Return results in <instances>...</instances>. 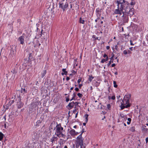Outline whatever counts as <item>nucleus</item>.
<instances>
[{
  "label": "nucleus",
  "instance_id": "nucleus-21",
  "mask_svg": "<svg viewBox=\"0 0 148 148\" xmlns=\"http://www.w3.org/2000/svg\"><path fill=\"white\" fill-rule=\"evenodd\" d=\"M47 73L46 70H44L41 74V77L43 78L46 75Z\"/></svg>",
  "mask_w": 148,
  "mask_h": 148
},
{
  "label": "nucleus",
  "instance_id": "nucleus-15",
  "mask_svg": "<svg viewBox=\"0 0 148 148\" xmlns=\"http://www.w3.org/2000/svg\"><path fill=\"white\" fill-rule=\"evenodd\" d=\"M126 1H128L129 4H130L132 6L135 4L134 1H133L132 0H129V1H127L126 0Z\"/></svg>",
  "mask_w": 148,
  "mask_h": 148
},
{
  "label": "nucleus",
  "instance_id": "nucleus-44",
  "mask_svg": "<svg viewBox=\"0 0 148 148\" xmlns=\"http://www.w3.org/2000/svg\"><path fill=\"white\" fill-rule=\"evenodd\" d=\"M127 53L128 54H131L132 53L131 51L130 50H127Z\"/></svg>",
  "mask_w": 148,
  "mask_h": 148
},
{
  "label": "nucleus",
  "instance_id": "nucleus-10",
  "mask_svg": "<svg viewBox=\"0 0 148 148\" xmlns=\"http://www.w3.org/2000/svg\"><path fill=\"white\" fill-rule=\"evenodd\" d=\"M32 53H29V56L28 58V62H31V61L32 60V59H33V56H32Z\"/></svg>",
  "mask_w": 148,
  "mask_h": 148
},
{
  "label": "nucleus",
  "instance_id": "nucleus-37",
  "mask_svg": "<svg viewBox=\"0 0 148 148\" xmlns=\"http://www.w3.org/2000/svg\"><path fill=\"white\" fill-rule=\"evenodd\" d=\"M85 132L84 129V128H82V131H81V134L80 135H81V136H82V134Z\"/></svg>",
  "mask_w": 148,
  "mask_h": 148
},
{
  "label": "nucleus",
  "instance_id": "nucleus-14",
  "mask_svg": "<svg viewBox=\"0 0 148 148\" xmlns=\"http://www.w3.org/2000/svg\"><path fill=\"white\" fill-rule=\"evenodd\" d=\"M71 136H74L75 135L76 132L74 129H71L69 132Z\"/></svg>",
  "mask_w": 148,
  "mask_h": 148
},
{
  "label": "nucleus",
  "instance_id": "nucleus-36",
  "mask_svg": "<svg viewBox=\"0 0 148 148\" xmlns=\"http://www.w3.org/2000/svg\"><path fill=\"white\" fill-rule=\"evenodd\" d=\"M124 35L125 36V38H128V37L129 36V34H128L127 35H126L125 34H124Z\"/></svg>",
  "mask_w": 148,
  "mask_h": 148
},
{
  "label": "nucleus",
  "instance_id": "nucleus-59",
  "mask_svg": "<svg viewBox=\"0 0 148 148\" xmlns=\"http://www.w3.org/2000/svg\"><path fill=\"white\" fill-rule=\"evenodd\" d=\"M145 129L146 128L145 127H143V126L142 128V130H143H143H145Z\"/></svg>",
  "mask_w": 148,
  "mask_h": 148
},
{
  "label": "nucleus",
  "instance_id": "nucleus-54",
  "mask_svg": "<svg viewBox=\"0 0 148 148\" xmlns=\"http://www.w3.org/2000/svg\"><path fill=\"white\" fill-rule=\"evenodd\" d=\"M9 117L10 119V118H12V115L11 114H9Z\"/></svg>",
  "mask_w": 148,
  "mask_h": 148
},
{
  "label": "nucleus",
  "instance_id": "nucleus-7",
  "mask_svg": "<svg viewBox=\"0 0 148 148\" xmlns=\"http://www.w3.org/2000/svg\"><path fill=\"white\" fill-rule=\"evenodd\" d=\"M24 34H23V35ZM18 40L20 41L21 44L23 45L24 43V36L22 35L19 37L18 38Z\"/></svg>",
  "mask_w": 148,
  "mask_h": 148
},
{
  "label": "nucleus",
  "instance_id": "nucleus-53",
  "mask_svg": "<svg viewBox=\"0 0 148 148\" xmlns=\"http://www.w3.org/2000/svg\"><path fill=\"white\" fill-rule=\"evenodd\" d=\"M82 84H79V88L80 89L81 88V87L82 86Z\"/></svg>",
  "mask_w": 148,
  "mask_h": 148
},
{
  "label": "nucleus",
  "instance_id": "nucleus-58",
  "mask_svg": "<svg viewBox=\"0 0 148 148\" xmlns=\"http://www.w3.org/2000/svg\"><path fill=\"white\" fill-rule=\"evenodd\" d=\"M121 50H123L124 48H123V45H122L121 46Z\"/></svg>",
  "mask_w": 148,
  "mask_h": 148
},
{
  "label": "nucleus",
  "instance_id": "nucleus-24",
  "mask_svg": "<svg viewBox=\"0 0 148 148\" xmlns=\"http://www.w3.org/2000/svg\"><path fill=\"white\" fill-rule=\"evenodd\" d=\"M94 77H92V75H89V77L88 80L90 82H91L92 79L94 78Z\"/></svg>",
  "mask_w": 148,
  "mask_h": 148
},
{
  "label": "nucleus",
  "instance_id": "nucleus-57",
  "mask_svg": "<svg viewBox=\"0 0 148 148\" xmlns=\"http://www.w3.org/2000/svg\"><path fill=\"white\" fill-rule=\"evenodd\" d=\"M110 48V47L109 46H106V48L108 50Z\"/></svg>",
  "mask_w": 148,
  "mask_h": 148
},
{
  "label": "nucleus",
  "instance_id": "nucleus-61",
  "mask_svg": "<svg viewBox=\"0 0 148 148\" xmlns=\"http://www.w3.org/2000/svg\"><path fill=\"white\" fill-rule=\"evenodd\" d=\"M129 49H130V50L131 51H132L133 50V47H130V48Z\"/></svg>",
  "mask_w": 148,
  "mask_h": 148
},
{
  "label": "nucleus",
  "instance_id": "nucleus-43",
  "mask_svg": "<svg viewBox=\"0 0 148 148\" xmlns=\"http://www.w3.org/2000/svg\"><path fill=\"white\" fill-rule=\"evenodd\" d=\"M75 90L76 91H78L79 90V89L78 88L76 87L75 89Z\"/></svg>",
  "mask_w": 148,
  "mask_h": 148
},
{
  "label": "nucleus",
  "instance_id": "nucleus-52",
  "mask_svg": "<svg viewBox=\"0 0 148 148\" xmlns=\"http://www.w3.org/2000/svg\"><path fill=\"white\" fill-rule=\"evenodd\" d=\"M73 100H75V98L74 97H73L70 100V101H71Z\"/></svg>",
  "mask_w": 148,
  "mask_h": 148
},
{
  "label": "nucleus",
  "instance_id": "nucleus-12",
  "mask_svg": "<svg viewBox=\"0 0 148 148\" xmlns=\"http://www.w3.org/2000/svg\"><path fill=\"white\" fill-rule=\"evenodd\" d=\"M58 139L57 137L55 136H53V137L51 139V141L52 143V144L55 143V142Z\"/></svg>",
  "mask_w": 148,
  "mask_h": 148
},
{
  "label": "nucleus",
  "instance_id": "nucleus-11",
  "mask_svg": "<svg viewBox=\"0 0 148 148\" xmlns=\"http://www.w3.org/2000/svg\"><path fill=\"white\" fill-rule=\"evenodd\" d=\"M14 100H10V101L8 104H7L6 105V106L7 107V108H8L9 106H10L11 105L14 103Z\"/></svg>",
  "mask_w": 148,
  "mask_h": 148
},
{
  "label": "nucleus",
  "instance_id": "nucleus-5",
  "mask_svg": "<svg viewBox=\"0 0 148 148\" xmlns=\"http://www.w3.org/2000/svg\"><path fill=\"white\" fill-rule=\"evenodd\" d=\"M84 139L82 137L81 135H79L76 138V142L77 143L79 144V145H81L83 146V148H85V146H84L83 144Z\"/></svg>",
  "mask_w": 148,
  "mask_h": 148
},
{
  "label": "nucleus",
  "instance_id": "nucleus-25",
  "mask_svg": "<svg viewBox=\"0 0 148 148\" xmlns=\"http://www.w3.org/2000/svg\"><path fill=\"white\" fill-rule=\"evenodd\" d=\"M80 146L81 148H82L83 146L81 145H79V144L76 143V144L75 147L76 148H78L79 146Z\"/></svg>",
  "mask_w": 148,
  "mask_h": 148
},
{
  "label": "nucleus",
  "instance_id": "nucleus-47",
  "mask_svg": "<svg viewBox=\"0 0 148 148\" xmlns=\"http://www.w3.org/2000/svg\"><path fill=\"white\" fill-rule=\"evenodd\" d=\"M127 120L128 121L131 122V119L130 118H129L127 119Z\"/></svg>",
  "mask_w": 148,
  "mask_h": 148
},
{
  "label": "nucleus",
  "instance_id": "nucleus-13",
  "mask_svg": "<svg viewBox=\"0 0 148 148\" xmlns=\"http://www.w3.org/2000/svg\"><path fill=\"white\" fill-rule=\"evenodd\" d=\"M75 104V102L72 101L71 103H70L68 106L70 107V109H72L74 106V105Z\"/></svg>",
  "mask_w": 148,
  "mask_h": 148
},
{
  "label": "nucleus",
  "instance_id": "nucleus-46",
  "mask_svg": "<svg viewBox=\"0 0 148 148\" xmlns=\"http://www.w3.org/2000/svg\"><path fill=\"white\" fill-rule=\"evenodd\" d=\"M118 47L117 46V45H115V48L116 49V50L117 51L118 50Z\"/></svg>",
  "mask_w": 148,
  "mask_h": 148
},
{
  "label": "nucleus",
  "instance_id": "nucleus-56",
  "mask_svg": "<svg viewBox=\"0 0 148 148\" xmlns=\"http://www.w3.org/2000/svg\"><path fill=\"white\" fill-rule=\"evenodd\" d=\"M105 59V60L106 61H108V57H106V59Z\"/></svg>",
  "mask_w": 148,
  "mask_h": 148
},
{
  "label": "nucleus",
  "instance_id": "nucleus-40",
  "mask_svg": "<svg viewBox=\"0 0 148 148\" xmlns=\"http://www.w3.org/2000/svg\"><path fill=\"white\" fill-rule=\"evenodd\" d=\"M106 62L105 60L104 59H102L101 61V63H103L104 62Z\"/></svg>",
  "mask_w": 148,
  "mask_h": 148
},
{
  "label": "nucleus",
  "instance_id": "nucleus-19",
  "mask_svg": "<svg viewBox=\"0 0 148 148\" xmlns=\"http://www.w3.org/2000/svg\"><path fill=\"white\" fill-rule=\"evenodd\" d=\"M110 60L109 62L107 64V66H109L110 65L111 63H113V61L114 59H112V58H110Z\"/></svg>",
  "mask_w": 148,
  "mask_h": 148
},
{
  "label": "nucleus",
  "instance_id": "nucleus-60",
  "mask_svg": "<svg viewBox=\"0 0 148 148\" xmlns=\"http://www.w3.org/2000/svg\"><path fill=\"white\" fill-rule=\"evenodd\" d=\"M114 55L113 53H112V56L111 57V58H112V59H114Z\"/></svg>",
  "mask_w": 148,
  "mask_h": 148
},
{
  "label": "nucleus",
  "instance_id": "nucleus-62",
  "mask_svg": "<svg viewBox=\"0 0 148 148\" xmlns=\"http://www.w3.org/2000/svg\"><path fill=\"white\" fill-rule=\"evenodd\" d=\"M78 112L76 113V114L75 116V118H77V114H78Z\"/></svg>",
  "mask_w": 148,
  "mask_h": 148
},
{
  "label": "nucleus",
  "instance_id": "nucleus-16",
  "mask_svg": "<svg viewBox=\"0 0 148 148\" xmlns=\"http://www.w3.org/2000/svg\"><path fill=\"white\" fill-rule=\"evenodd\" d=\"M21 92L22 95H24L27 93V91L26 90H25V88H21Z\"/></svg>",
  "mask_w": 148,
  "mask_h": 148
},
{
  "label": "nucleus",
  "instance_id": "nucleus-50",
  "mask_svg": "<svg viewBox=\"0 0 148 148\" xmlns=\"http://www.w3.org/2000/svg\"><path fill=\"white\" fill-rule=\"evenodd\" d=\"M115 66H116V64H114V63L113 64L111 65V67H114Z\"/></svg>",
  "mask_w": 148,
  "mask_h": 148
},
{
  "label": "nucleus",
  "instance_id": "nucleus-8",
  "mask_svg": "<svg viewBox=\"0 0 148 148\" xmlns=\"http://www.w3.org/2000/svg\"><path fill=\"white\" fill-rule=\"evenodd\" d=\"M96 12L97 13V16L98 17L99 16L101 15V9H100L99 8H97Z\"/></svg>",
  "mask_w": 148,
  "mask_h": 148
},
{
  "label": "nucleus",
  "instance_id": "nucleus-3",
  "mask_svg": "<svg viewBox=\"0 0 148 148\" xmlns=\"http://www.w3.org/2000/svg\"><path fill=\"white\" fill-rule=\"evenodd\" d=\"M59 2V7L62 8L63 11L69 6V4L67 2V0H60Z\"/></svg>",
  "mask_w": 148,
  "mask_h": 148
},
{
  "label": "nucleus",
  "instance_id": "nucleus-55",
  "mask_svg": "<svg viewBox=\"0 0 148 148\" xmlns=\"http://www.w3.org/2000/svg\"><path fill=\"white\" fill-rule=\"evenodd\" d=\"M70 78L69 77H67L66 78V80L68 81L70 79Z\"/></svg>",
  "mask_w": 148,
  "mask_h": 148
},
{
  "label": "nucleus",
  "instance_id": "nucleus-63",
  "mask_svg": "<svg viewBox=\"0 0 148 148\" xmlns=\"http://www.w3.org/2000/svg\"><path fill=\"white\" fill-rule=\"evenodd\" d=\"M79 103L78 102H75V104H76V105H77Z\"/></svg>",
  "mask_w": 148,
  "mask_h": 148
},
{
  "label": "nucleus",
  "instance_id": "nucleus-22",
  "mask_svg": "<svg viewBox=\"0 0 148 148\" xmlns=\"http://www.w3.org/2000/svg\"><path fill=\"white\" fill-rule=\"evenodd\" d=\"M4 136V135L1 132H0V140H1Z\"/></svg>",
  "mask_w": 148,
  "mask_h": 148
},
{
  "label": "nucleus",
  "instance_id": "nucleus-17",
  "mask_svg": "<svg viewBox=\"0 0 148 148\" xmlns=\"http://www.w3.org/2000/svg\"><path fill=\"white\" fill-rule=\"evenodd\" d=\"M119 116L121 118H124V119L126 120L127 118L126 117V116L125 115L121 113H119Z\"/></svg>",
  "mask_w": 148,
  "mask_h": 148
},
{
  "label": "nucleus",
  "instance_id": "nucleus-39",
  "mask_svg": "<svg viewBox=\"0 0 148 148\" xmlns=\"http://www.w3.org/2000/svg\"><path fill=\"white\" fill-rule=\"evenodd\" d=\"M123 53L125 55H126L127 54V51L126 50H125L123 52Z\"/></svg>",
  "mask_w": 148,
  "mask_h": 148
},
{
  "label": "nucleus",
  "instance_id": "nucleus-51",
  "mask_svg": "<svg viewBox=\"0 0 148 148\" xmlns=\"http://www.w3.org/2000/svg\"><path fill=\"white\" fill-rule=\"evenodd\" d=\"M145 140L146 143H147L148 142V137H147L145 139Z\"/></svg>",
  "mask_w": 148,
  "mask_h": 148
},
{
  "label": "nucleus",
  "instance_id": "nucleus-41",
  "mask_svg": "<svg viewBox=\"0 0 148 148\" xmlns=\"http://www.w3.org/2000/svg\"><path fill=\"white\" fill-rule=\"evenodd\" d=\"M81 80H82V79H81V77L80 79H79L78 80H77V82L78 83H80V82H81Z\"/></svg>",
  "mask_w": 148,
  "mask_h": 148
},
{
  "label": "nucleus",
  "instance_id": "nucleus-4",
  "mask_svg": "<svg viewBox=\"0 0 148 148\" xmlns=\"http://www.w3.org/2000/svg\"><path fill=\"white\" fill-rule=\"evenodd\" d=\"M56 124L57 125L56 126V127H55L54 129H56L55 131L57 133L56 135L57 136L60 137L59 136L60 135L61 132H63L62 131H64V128L63 127H62L60 123L58 124L57 122Z\"/></svg>",
  "mask_w": 148,
  "mask_h": 148
},
{
  "label": "nucleus",
  "instance_id": "nucleus-23",
  "mask_svg": "<svg viewBox=\"0 0 148 148\" xmlns=\"http://www.w3.org/2000/svg\"><path fill=\"white\" fill-rule=\"evenodd\" d=\"M79 22L80 23L84 24L85 21L84 20H82L81 17L80 18L79 20Z\"/></svg>",
  "mask_w": 148,
  "mask_h": 148
},
{
  "label": "nucleus",
  "instance_id": "nucleus-64",
  "mask_svg": "<svg viewBox=\"0 0 148 148\" xmlns=\"http://www.w3.org/2000/svg\"><path fill=\"white\" fill-rule=\"evenodd\" d=\"M3 118L5 120V121L6 119V115H5V116H4L3 117Z\"/></svg>",
  "mask_w": 148,
  "mask_h": 148
},
{
  "label": "nucleus",
  "instance_id": "nucleus-28",
  "mask_svg": "<svg viewBox=\"0 0 148 148\" xmlns=\"http://www.w3.org/2000/svg\"><path fill=\"white\" fill-rule=\"evenodd\" d=\"M92 38H95V40H100V38L99 39L98 37H96V36L95 35L92 36Z\"/></svg>",
  "mask_w": 148,
  "mask_h": 148
},
{
  "label": "nucleus",
  "instance_id": "nucleus-30",
  "mask_svg": "<svg viewBox=\"0 0 148 148\" xmlns=\"http://www.w3.org/2000/svg\"><path fill=\"white\" fill-rule=\"evenodd\" d=\"M77 95L80 98H82L83 96V95L82 94L79 93H78Z\"/></svg>",
  "mask_w": 148,
  "mask_h": 148
},
{
  "label": "nucleus",
  "instance_id": "nucleus-9",
  "mask_svg": "<svg viewBox=\"0 0 148 148\" xmlns=\"http://www.w3.org/2000/svg\"><path fill=\"white\" fill-rule=\"evenodd\" d=\"M31 144L29 141H27L25 145L24 148H30Z\"/></svg>",
  "mask_w": 148,
  "mask_h": 148
},
{
  "label": "nucleus",
  "instance_id": "nucleus-6",
  "mask_svg": "<svg viewBox=\"0 0 148 148\" xmlns=\"http://www.w3.org/2000/svg\"><path fill=\"white\" fill-rule=\"evenodd\" d=\"M21 97L19 95L16 99V100L18 101L17 102L16 105L18 109L21 108L24 105V103L21 101Z\"/></svg>",
  "mask_w": 148,
  "mask_h": 148
},
{
  "label": "nucleus",
  "instance_id": "nucleus-45",
  "mask_svg": "<svg viewBox=\"0 0 148 148\" xmlns=\"http://www.w3.org/2000/svg\"><path fill=\"white\" fill-rule=\"evenodd\" d=\"M130 45H134V44L132 43V41L131 40H130Z\"/></svg>",
  "mask_w": 148,
  "mask_h": 148
},
{
  "label": "nucleus",
  "instance_id": "nucleus-20",
  "mask_svg": "<svg viewBox=\"0 0 148 148\" xmlns=\"http://www.w3.org/2000/svg\"><path fill=\"white\" fill-rule=\"evenodd\" d=\"M41 119L39 120H38L36 122V125H39V124H40L42 122V119L41 118Z\"/></svg>",
  "mask_w": 148,
  "mask_h": 148
},
{
  "label": "nucleus",
  "instance_id": "nucleus-33",
  "mask_svg": "<svg viewBox=\"0 0 148 148\" xmlns=\"http://www.w3.org/2000/svg\"><path fill=\"white\" fill-rule=\"evenodd\" d=\"M69 95L68 97H66V101L67 102H68L69 101Z\"/></svg>",
  "mask_w": 148,
  "mask_h": 148
},
{
  "label": "nucleus",
  "instance_id": "nucleus-42",
  "mask_svg": "<svg viewBox=\"0 0 148 148\" xmlns=\"http://www.w3.org/2000/svg\"><path fill=\"white\" fill-rule=\"evenodd\" d=\"M115 99V96H113L111 97V99L113 100H114Z\"/></svg>",
  "mask_w": 148,
  "mask_h": 148
},
{
  "label": "nucleus",
  "instance_id": "nucleus-26",
  "mask_svg": "<svg viewBox=\"0 0 148 148\" xmlns=\"http://www.w3.org/2000/svg\"><path fill=\"white\" fill-rule=\"evenodd\" d=\"M62 71L64 74L65 75H67L68 73V72L66 71V69H62Z\"/></svg>",
  "mask_w": 148,
  "mask_h": 148
},
{
  "label": "nucleus",
  "instance_id": "nucleus-27",
  "mask_svg": "<svg viewBox=\"0 0 148 148\" xmlns=\"http://www.w3.org/2000/svg\"><path fill=\"white\" fill-rule=\"evenodd\" d=\"M113 84H114V87L116 88L118 86L116 84V81H114L113 82Z\"/></svg>",
  "mask_w": 148,
  "mask_h": 148
},
{
  "label": "nucleus",
  "instance_id": "nucleus-48",
  "mask_svg": "<svg viewBox=\"0 0 148 148\" xmlns=\"http://www.w3.org/2000/svg\"><path fill=\"white\" fill-rule=\"evenodd\" d=\"M76 109H75L73 110V113L74 114H75L76 112Z\"/></svg>",
  "mask_w": 148,
  "mask_h": 148
},
{
  "label": "nucleus",
  "instance_id": "nucleus-18",
  "mask_svg": "<svg viewBox=\"0 0 148 148\" xmlns=\"http://www.w3.org/2000/svg\"><path fill=\"white\" fill-rule=\"evenodd\" d=\"M88 115L87 114H86L84 115V117L85 118V121L86 123H87L88 121Z\"/></svg>",
  "mask_w": 148,
  "mask_h": 148
},
{
  "label": "nucleus",
  "instance_id": "nucleus-35",
  "mask_svg": "<svg viewBox=\"0 0 148 148\" xmlns=\"http://www.w3.org/2000/svg\"><path fill=\"white\" fill-rule=\"evenodd\" d=\"M38 142L37 141H36L35 142H33V144H34V146H33V147H34V146H35L36 147V145H36V143H37Z\"/></svg>",
  "mask_w": 148,
  "mask_h": 148
},
{
  "label": "nucleus",
  "instance_id": "nucleus-38",
  "mask_svg": "<svg viewBox=\"0 0 148 148\" xmlns=\"http://www.w3.org/2000/svg\"><path fill=\"white\" fill-rule=\"evenodd\" d=\"M76 96V92H74L73 94V97H74L75 98Z\"/></svg>",
  "mask_w": 148,
  "mask_h": 148
},
{
  "label": "nucleus",
  "instance_id": "nucleus-1",
  "mask_svg": "<svg viewBox=\"0 0 148 148\" xmlns=\"http://www.w3.org/2000/svg\"><path fill=\"white\" fill-rule=\"evenodd\" d=\"M117 9L115 10L114 13L116 14L123 15L120 18L121 21L123 23H127L128 21V16L134 14V9L129 7V3L126 0H117Z\"/></svg>",
  "mask_w": 148,
  "mask_h": 148
},
{
  "label": "nucleus",
  "instance_id": "nucleus-2",
  "mask_svg": "<svg viewBox=\"0 0 148 148\" xmlns=\"http://www.w3.org/2000/svg\"><path fill=\"white\" fill-rule=\"evenodd\" d=\"M131 96L130 94L126 95L124 97L121 103V105L120 107L121 109L123 110L125 108H127L131 106V104L130 103V99Z\"/></svg>",
  "mask_w": 148,
  "mask_h": 148
},
{
  "label": "nucleus",
  "instance_id": "nucleus-31",
  "mask_svg": "<svg viewBox=\"0 0 148 148\" xmlns=\"http://www.w3.org/2000/svg\"><path fill=\"white\" fill-rule=\"evenodd\" d=\"M111 106L110 104H108L107 105V108L108 110H110L111 109Z\"/></svg>",
  "mask_w": 148,
  "mask_h": 148
},
{
  "label": "nucleus",
  "instance_id": "nucleus-34",
  "mask_svg": "<svg viewBox=\"0 0 148 148\" xmlns=\"http://www.w3.org/2000/svg\"><path fill=\"white\" fill-rule=\"evenodd\" d=\"M17 21L19 25H20L21 23V20L20 19H18L17 20Z\"/></svg>",
  "mask_w": 148,
  "mask_h": 148
},
{
  "label": "nucleus",
  "instance_id": "nucleus-32",
  "mask_svg": "<svg viewBox=\"0 0 148 148\" xmlns=\"http://www.w3.org/2000/svg\"><path fill=\"white\" fill-rule=\"evenodd\" d=\"M60 135H61V136H62L61 137L63 138H66V135L65 134H63L62 133V132H61V134H60Z\"/></svg>",
  "mask_w": 148,
  "mask_h": 148
},
{
  "label": "nucleus",
  "instance_id": "nucleus-49",
  "mask_svg": "<svg viewBox=\"0 0 148 148\" xmlns=\"http://www.w3.org/2000/svg\"><path fill=\"white\" fill-rule=\"evenodd\" d=\"M108 55H107L106 54H105L104 55H103V57L104 58H105L107 57H108Z\"/></svg>",
  "mask_w": 148,
  "mask_h": 148
},
{
  "label": "nucleus",
  "instance_id": "nucleus-29",
  "mask_svg": "<svg viewBox=\"0 0 148 148\" xmlns=\"http://www.w3.org/2000/svg\"><path fill=\"white\" fill-rule=\"evenodd\" d=\"M130 130L132 132H134L135 131V127H132L130 128Z\"/></svg>",
  "mask_w": 148,
  "mask_h": 148
}]
</instances>
